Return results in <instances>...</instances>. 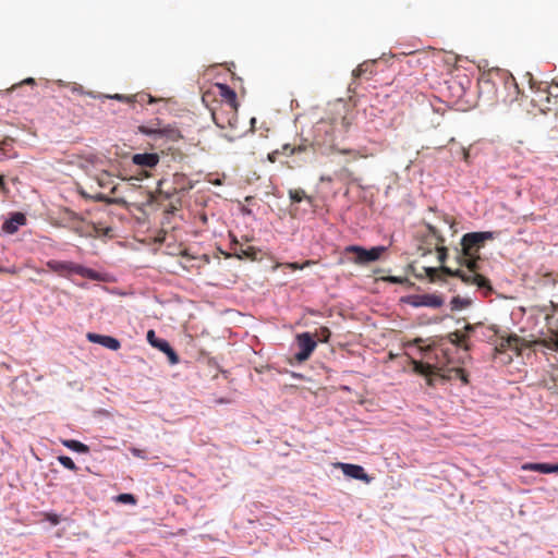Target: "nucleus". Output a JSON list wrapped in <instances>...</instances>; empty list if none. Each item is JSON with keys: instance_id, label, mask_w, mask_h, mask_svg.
<instances>
[{"instance_id": "f257e3e1", "label": "nucleus", "mask_w": 558, "mask_h": 558, "mask_svg": "<svg viewBox=\"0 0 558 558\" xmlns=\"http://www.w3.org/2000/svg\"><path fill=\"white\" fill-rule=\"evenodd\" d=\"M494 233L489 231L465 233L461 239V254L458 256L459 268L447 266L440 268L425 267L424 271L432 282L441 280L442 275L458 277L468 286L492 290L489 280L478 272V252L487 240H493Z\"/></svg>"}, {"instance_id": "f03ea898", "label": "nucleus", "mask_w": 558, "mask_h": 558, "mask_svg": "<svg viewBox=\"0 0 558 558\" xmlns=\"http://www.w3.org/2000/svg\"><path fill=\"white\" fill-rule=\"evenodd\" d=\"M217 95L221 98L219 105L227 107L230 117L223 119L220 111H213V120L220 129H235L238 124V108L236 93L227 84L217 83L215 85Z\"/></svg>"}, {"instance_id": "7ed1b4c3", "label": "nucleus", "mask_w": 558, "mask_h": 558, "mask_svg": "<svg viewBox=\"0 0 558 558\" xmlns=\"http://www.w3.org/2000/svg\"><path fill=\"white\" fill-rule=\"evenodd\" d=\"M46 266L49 270L62 277H69L72 274H76L93 280H97L99 278L98 272L95 270L73 262L50 259L46 263Z\"/></svg>"}, {"instance_id": "20e7f679", "label": "nucleus", "mask_w": 558, "mask_h": 558, "mask_svg": "<svg viewBox=\"0 0 558 558\" xmlns=\"http://www.w3.org/2000/svg\"><path fill=\"white\" fill-rule=\"evenodd\" d=\"M546 330L533 342L542 344L549 350L558 351V314L546 315Z\"/></svg>"}, {"instance_id": "39448f33", "label": "nucleus", "mask_w": 558, "mask_h": 558, "mask_svg": "<svg viewBox=\"0 0 558 558\" xmlns=\"http://www.w3.org/2000/svg\"><path fill=\"white\" fill-rule=\"evenodd\" d=\"M384 246H374L369 250H366L359 245H350L347 246L344 252L345 254H353L354 257L352 258V262L360 265H366L372 262L378 260L383 253L385 252Z\"/></svg>"}, {"instance_id": "423d86ee", "label": "nucleus", "mask_w": 558, "mask_h": 558, "mask_svg": "<svg viewBox=\"0 0 558 558\" xmlns=\"http://www.w3.org/2000/svg\"><path fill=\"white\" fill-rule=\"evenodd\" d=\"M138 131L145 135H154L157 137H166L171 142H177L181 138L180 131L170 125L160 126V123H157V126L154 125H140Z\"/></svg>"}, {"instance_id": "0eeeda50", "label": "nucleus", "mask_w": 558, "mask_h": 558, "mask_svg": "<svg viewBox=\"0 0 558 558\" xmlns=\"http://www.w3.org/2000/svg\"><path fill=\"white\" fill-rule=\"evenodd\" d=\"M296 342L300 351L295 353L294 360L298 363H303L310 359L311 354L316 348V341L310 332H303L296 336Z\"/></svg>"}, {"instance_id": "6e6552de", "label": "nucleus", "mask_w": 558, "mask_h": 558, "mask_svg": "<svg viewBox=\"0 0 558 558\" xmlns=\"http://www.w3.org/2000/svg\"><path fill=\"white\" fill-rule=\"evenodd\" d=\"M526 347L525 340L517 335H500L499 341L496 343L495 351L502 353L507 350L514 351L518 355L521 354L522 348Z\"/></svg>"}, {"instance_id": "1a4fd4ad", "label": "nucleus", "mask_w": 558, "mask_h": 558, "mask_svg": "<svg viewBox=\"0 0 558 558\" xmlns=\"http://www.w3.org/2000/svg\"><path fill=\"white\" fill-rule=\"evenodd\" d=\"M407 302L414 307L425 306V307L438 308V307L442 306L444 299L437 294H416V295H410L408 298Z\"/></svg>"}, {"instance_id": "9d476101", "label": "nucleus", "mask_w": 558, "mask_h": 558, "mask_svg": "<svg viewBox=\"0 0 558 558\" xmlns=\"http://www.w3.org/2000/svg\"><path fill=\"white\" fill-rule=\"evenodd\" d=\"M173 183L175 184L174 187H172L171 190L170 189L169 190H163L166 181L160 180L158 182V191H159V193L165 194L166 198H170L175 193H178L179 191H186V190L192 189V185L189 182H186V178H185L184 174L175 173L173 175Z\"/></svg>"}, {"instance_id": "9b49d317", "label": "nucleus", "mask_w": 558, "mask_h": 558, "mask_svg": "<svg viewBox=\"0 0 558 558\" xmlns=\"http://www.w3.org/2000/svg\"><path fill=\"white\" fill-rule=\"evenodd\" d=\"M86 338L92 343H98V344H100L105 348H108L110 350H113V351L119 350L121 347L120 341L117 338H113L111 336H104V335H98L95 332H88L86 335Z\"/></svg>"}, {"instance_id": "f8f14e48", "label": "nucleus", "mask_w": 558, "mask_h": 558, "mask_svg": "<svg viewBox=\"0 0 558 558\" xmlns=\"http://www.w3.org/2000/svg\"><path fill=\"white\" fill-rule=\"evenodd\" d=\"M426 229L428 230V234L435 238L436 240V250L438 253V260L444 264L447 256H448V250L447 247L442 246L441 244L445 242V238L442 236L441 232L432 223H426Z\"/></svg>"}, {"instance_id": "ddd939ff", "label": "nucleus", "mask_w": 558, "mask_h": 558, "mask_svg": "<svg viewBox=\"0 0 558 558\" xmlns=\"http://www.w3.org/2000/svg\"><path fill=\"white\" fill-rule=\"evenodd\" d=\"M26 223V217L22 213L13 214L10 219L5 220L2 225V230L9 234L15 233L21 226Z\"/></svg>"}, {"instance_id": "4468645a", "label": "nucleus", "mask_w": 558, "mask_h": 558, "mask_svg": "<svg viewBox=\"0 0 558 558\" xmlns=\"http://www.w3.org/2000/svg\"><path fill=\"white\" fill-rule=\"evenodd\" d=\"M339 466L342 470L344 475L355 478V480L368 482V475L365 473L364 469L361 465L350 464V463H339Z\"/></svg>"}, {"instance_id": "2eb2a0df", "label": "nucleus", "mask_w": 558, "mask_h": 558, "mask_svg": "<svg viewBox=\"0 0 558 558\" xmlns=\"http://www.w3.org/2000/svg\"><path fill=\"white\" fill-rule=\"evenodd\" d=\"M132 161L137 166L154 168L159 162V156L155 153L135 154Z\"/></svg>"}, {"instance_id": "dca6fc26", "label": "nucleus", "mask_w": 558, "mask_h": 558, "mask_svg": "<svg viewBox=\"0 0 558 558\" xmlns=\"http://www.w3.org/2000/svg\"><path fill=\"white\" fill-rule=\"evenodd\" d=\"M521 469L523 471H533V472H539L544 474L548 473H558V463L557 464H549V463H524Z\"/></svg>"}, {"instance_id": "f3484780", "label": "nucleus", "mask_w": 558, "mask_h": 558, "mask_svg": "<svg viewBox=\"0 0 558 558\" xmlns=\"http://www.w3.org/2000/svg\"><path fill=\"white\" fill-rule=\"evenodd\" d=\"M153 347L163 352L168 356L170 364L175 365L179 363V355L167 340L159 339L156 343H153Z\"/></svg>"}, {"instance_id": "a211bd4d", "label": "nucleus", "mask_w": 558, "mask_h": 558, "mask_svg": "<svg viewBox=\"0 0 558 558\" xmlns=\"http://www.w3.org/2000/svg\"><path fill=\"white\" fill-rule=\"evenodd\" d=\"M374 61H365L361 63L354 71H353V77H365L366 80H369L374 73Z\"/></svg>"}, {"instance_id": "6ab92c4d", "label": "nucleus", "mask_w": 558, "mask_h": 558, "mask_svg": "<svg viewBox=\"0 0 558 558\" xmlns=\"http://www.w3.org/2000/svg\"><path fill=\"white\" fill-rule=\"evenodd\" d=\"M289 197L292 203H300L302 201H307L308 203L313 202V197L306 195L305 191L302 189H292L289 191Z\"/></svg>"}, {"instance_id": "aec40b11", "label": "nucleus", "mask_w": 558, "mask_h": 558, "mask_svg": "<svg viewBox=\"0 0 558 558\" xmlns=\"http://www.w3.org/2000/svg\"><path fill=\"white\" fill-rule=\"evenodd\" d=\"M63 445L66 448L71 449L73 451L80 452V453H88L89 452V447L78 440H74V439L64 440Z\"/></svg>"}, {"instance_id": "412c9836", "label": "nucleus", "mask_w": 558, "mask_h": 558, "mask_svg": "<svg viewBox=\"0 0 558 558\" xmlns=\"http://www.w3.org/2000/svg\"><path fill=\"white\" fill-rule=\"evenodd\" d=\"M415 371L427 377V384L433 385L430 376L434 374V367L425 363H415Z\"/></svg>"}, {"instance_id": "4be33fe9", "label": "nucleus", "mask_w": 558, "mask_h": 558, "mask_svg": "<svg viewBox=\"0 0 558 558\" xmlns=\"http://www.w3.org/2000/svg\"><path fill=\"white\" fill-rule=\"evenodd\" d=\"M449 337H450V341L453 344L459 345V347H464L465 349H468V345L465 344L466 339H468L466 333H463L461 331H454V332L450 333Z\"/></svg>"}, {"instance_id": "5701e85b", "label": "nucleus", "mask_w": 558, "mask_h": 558, "mask_svg": "<svg viewBox=\"0 0 558 558\" xmlns=\"http://www.w3.org/2000/svg\"><path fill=\"white\" fill-rule=\"evenodd\" d=\"M470 304H471V301L469 299H463L460 296H454L451 300V308L452 310H462V308L470 306Z\"/></svg>"}, {"instance_id": "b1692460", "label": "nucleus", "mask_w": 558, "mask_h": 558, "mask_svg": "<svg viewBox=\"0 0 558 558\" xmlns=\"http://www.w3.org/2000/svg\"><path fill=\"white\" fill-rule=\"evenodd\" d=\"M311 148H312V144L307 143L306 141H304L303 143H301L299 145H294L292 150H290V153L288 154V156H292V155H295V154L306 153Z\"/></svg>"}, {"instance_id": "393cba45", "label": "nucleus", "mask_w": 558, "mask_h": 558, "mask_svg": "<svg viewBox=\"0 0 558 558\" xmlns=\"http://www.w3.org/2000/svg\"><path fill=\"white\" fill-rule=\"evenodd\" d=\"M58 461L66 469L71 470V471H76L77 470V466L76 464L74 463V461L68 457V456H60L58 457Z\"/></svg>"}, {"instance_id": "a878e982", "label": "nucleus", "mask_w": 558, "mask_h": 558, "mask_svg": "<svg viewBox=\"0 0 558 558\" xmlns=\"http://www.w3.org/2000/svg\"><path fill=\"white\" fill-rule=\"evenodd\" d=\"M330 335H331V332H330L329 328H327V327H320L315 332V337H317V339L322 342H328Z\"/></svg>"}, {"instance_id": "bb28decb", "label": "nucleus", "mask_w": 558, "mask_h": 558, "mask_svg": "<svg viewBox=\"0 0 558 558\" xmlns=\"http://www.w3.org/2000/svg\"><path fill=\"white\" fill-rule=\"evenodd\" d=\"M117 500L122 504H131V505L136 504V499L132 494H120L117 497Z\"/></svg>"}, {"instance_id": "cd10ccee", "label": "nucleus", "mask_w": 558, "mask_h": 558, "mask_svg": "<svg viewBox=\"0 0 558 558\" xmlns=\"http://www.w3.org/2000/svg\"><path fill=\"white\" fill-rule=\"evenodd\" d=\"M43 515L45 520L49 521L52 525H58L60 523V517L56 513L44 512Z\"/></svg>"}, {"instance_id": "c85d7f7f", "label": "nucleus", "mask_w": 558, "mask_h": 558, "mask_svg": "<svg viewBox=\"0 0 558 558\" xmlns=\"http://www.w3.org/2000/svg\"><path fill=\"white\" fill-rule=\"evenodd\" d=\"M553 97L558 102V83H553L548 89V99Z\"/></svg>"}, {"instance_id": "c756f323", "label": "nucleus", "mask_w": 558, "mask_h": 558, "mask_svg": "<svg viewBox=\"0 0 558 558\" xmlns=\"http://www.w3.org/2000/svg\"><path fill=\"white\" fill-rule=\"evenodd\" d=\"M213 111H220L221 112V117L223 119H228L230 117L227 107H223V105H218V107L211 109V112Z\"/></svg>"}, {"instance_id": "7c9ffc66", "label": "nucleus", "mask_w": 558, "mask_h": 558, "mask_svg": "<svg viewBox=\"0 0 558 558\" xmlns=\"http://www.w3.org/2000/svg\"><path fill=\"white\" fill-rule=\"evenodd\" d=\"M130 451L132 452L133 456L137 457V458H141V459H147V456L145 453L144 450L142 449H138V448H131Z\"/></svg>"}, {"instance_id": "2f4dec72", "label": "nucleus", "mask_w": 558, "mask_h": 558, "mask_svg": "<svg viewBox=\"0 0 558 558\" xmlns=\"http://www.w3.org/2000/svg\"><path fill=\"white\" fill-rule=\"evenodd\" d=\"M160 338L156 337V333L154 330H148L147 332V341L153 347V343H156Z\"/></svg>"}, {"instance_id": "473e14b6", "label": "nucleus", "mask_w": 558, "mask_h": 558, "mask_svg": "<svg viewBox=\"0 0 558 558\" xmlns=\"http://www.w3.org/2000/svg\"><path fill=\"white\" fill-rule=\"evenodd\" d=\"M312 263L313 262H311V260H306L303 265H299L298 263H291V264H289V267L292 268L293 270L303 269L305 266H308Z\"/></svg>"}, {"instance_id": "72a5a7b5", "label": "nucleus", "mask_w": 558, "mask_h": 558, "mask_svg": "<svg viewBox=\"0 0 558 558\" xmlns=\"http://www.w3.org/2000/svg\"><path fill=\"white\" fill-rule=\"evenodd\" d=\"M109 98L117 99V100H120V101H132L131 97H128V96H124V95H121V94H116L113 96H109Z\"/></svg>"}, {"instance_id": "f704fd0d", "label": "nucleus", "mask_w": 558, "mask_h": 558, "mask_svg": "<svg viewBox=\"0 0 558 558\" xmlns=\"http://www.w3.org/2000/svg\"><path fill=\"white\" fill-rule=\"evenodd\" d=\"M293 146H294V145H291V144H284V145H282L280 153H281L282 155L288 156V154L290 153V150H292Z\"/></svg>"}, {"instance_id": "c9c22d12", "label": "nucleus", "mask_w": 558, "mask_h": 558, "mask_svg": "<svg viewBox=\"0 0 558 558\" xmlns=\"http://www.w3.org/2000/svg\"><path fill=\"white\" fill-rule=\"evenodd\" d=\"M387 280L389 282H393V283H403L404 281H407L405 278H401V277H393V276H390L387 278Z\"/></svg>"}, {"instance_id": "e433bc0d", "label": "nucleus", "mask_w": 558, "mask_h": 558, "mask_svg": "<svg viewBox=\"0 0 558 558\" xmlns=\"http://www.w3.org/2000/svg\"><path fill=\"white\" fill-rule=\"evenodd\" d=\"M0 272L16 274L15 268H3L0 267Z\"/></svg>"}, {"instance_id": "4c0bfd02", "label": "nucleus", "mask_w": 558, "mask_h": 558, "mask_svg": "<svg viewBox=\"0 0 558 558\" xmlns=\"http://www.w3.org/2000/svg\"><path fill=\"white\" fill-rule=\"evenodd\" d=\"M0 189L4 192H7V185H5V182H4V178L3 175L0 174Z\"/></svg>"}, {"instance_id": "58836bf2", "label": "nucleus", "mask_w": 558, "mask_h": 558, "mask_svg": "<svg viewBox=\"0 0 558 558\" xmlns=\"http://www.w3.org/2000/svg\"><path fill=\"white\" fill-rule=\"evenodd\" d=\"M65 213L69 215V217H70L71 219H80V218H78V216H77V214H75V213H74V211H72V210L66 209V210H65Z\"/></svg>"}, {"instance_id": "ea45409f", "label": "nucleus", "mask_w": 558, "mask_h": 558, "mask_svg": "<svg viewBox=\"0 0 558 558\" xmlns=\"http://www.w3.org/2000/svg\"><path fill=\"white\" fill-rule=\"evenodd\" d=\"M458 373H460V375H461L460 377H461L462 381L463 383H468V379H466V376L464 374V371L460 368V369H458Z\"/></svg>"}, {"instance_id": "a19ab883", "label": "nucleus", "mask_w": 558, "mask_h": 558, "mask_svg": "<svg viewBox=\"0 0 558 558\" xmlns=\"http://www.w3.org/2000/svg\"><path fill=\"white\" fill-rule=\"evenodd\" d=\"M322 182H331L332 178L329 175H322L319 179Z\"/></svg>"}, {"instance_id": "79ce46f5", "label": "nucleus", "mask_w": 558, "mask_h": 558, "mask_svg": "<svg viewBox=\"0 0 558 558\" xmlns=\"http://www.w3.org/2000/svg\"><path fill=\"white\" fill-rule=\"evenodd\" d=\"M489 330H492L496 336L499 333V330L496 328V326L489 327Z\"/></svg>"}, {"instance_id": "37998d69", "label": "nucleus", "mask_w": 558, "mask_h": 558, "mask_svg": "<svg viewBox=\"0 0 558 558\" xmlns=\"http://www.w3.org/2000/svg\"><path fill=\"white\" fill-rule=\"evenodd\" d=\"M473 329H474V327H473L472 325H470V324H468V325L465 326V330H466L468 332H469V331H472Z\"/></svg>"}, {"instance_id": "c03bdc74", "label": "nucleus", "mask_w": 558, "mask_h": 558, "mask_svg": "<svg viewBox=\"0 0 558 558\" xmlns=\"http://www.w3.org/2000/svg\"><path fill=\"white\" fill-rule=\"evenodd\" d=\"M73 90L76 92V93H83L82 92V86L74 87Z\"/></svg>"}, {"instance_id": "a18cd8bd", "label": "nucleus", "mask_w": 558, "mask_h": 558, "mask_svg": "<svg viewBox=\"0 0 558 558\" xmlns=\"http://www.w3.org/2000/svg\"><path fill=\"white\" fill-rule=\"evenodd\" d=\"M26 84H33L34 83V78H27L24 81Z\"/></svg>"}, {"instance_id": "49530a36", "label": "nucleus", "mask_w": 558, "mask_h": 558, "mask_svg": "<svg viewBox=\"0 0 558 558\" xmlns=\"http://www.w3.org/2000/svg\"><path fill=\"white\" fill-rule=\"evenodd\" d=\"M255 123H256V121H255V119L253 118V119H252V121H251L252 128H254Z\"/></svg>"}, {"instance_id": "de8ad7c7", "label": "nucleus", "mask_w": 558, "mask_h": 558, "mask_svg": "<svg viewBox=\"0 0 558 558\" xmlns=\"http://www.w3.org/2000/svg\"><path fill=\"white\" fill-rule=\"evenodd\" d=\"M468 157H469L468 151H464V159L466 160Z\"/></svg>"}, {"instance_id": "09e8293b", "label": "nucleus", "mask_w": 558, "mask_h": 558, "mask_svg": "<svg viewBox=\"0 0 558 558\" xmlns=\"http://www.w3.org/2000/svg\"><path fill=\"white\" fill-rule=\"evenodd\" d=\"M242 253L246 256H248V252L247 251H242Z\"/></svg>"}]
</instances>
